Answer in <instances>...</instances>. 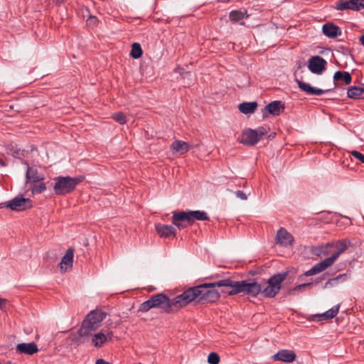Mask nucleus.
<instances>
[{"instance_id": "f257e3e1", "label": "nucleus", "mask_w": 364, "mask_h": 364, "mask_svg": "<svg viewBox=\"0 0 364 364\" xmlns=\"http://www.w3.org/2000/svg\"><path fill=\"white\" fill-rule=\"evenodd\" d=\"M215 287L223 288V291L230 295L240 292H250V284L235 282L230 279H221L216 282L204 283L198 286L200 293L198 300L205 302H214L220 298L219 293L214 289Z\"/></svg>"}, {"instance_id": "f03ea898", "label": "nucleus", "mask_w": 364, "mask_h": 364, "mask_svg": "<svg viewBox=\"0 0 364 364\" xmlns=\"http://www.w3.org/2000/svg\"><path fill=\"white\" fill-rule=\"evenodd\" d=\"M350 245V242L347 240H337L334 242H328L322 245L319 248L320 253L317 254L318 256H326L328 255L331 252V248H334L336 251L331 257L316 264L312 268L306 271L304 275L306 277L315 275L331 267L339 256L343 253Z\"/></svg>"}, {"instance_id": "7ed1b4c3", "label": "nucleus", "mask_w": 364, "mask_h": 364, "mask_svg": "<svg viewBox=\"0 0 364 364\" xmlns=\"http://www.w3.org/2000/svg\"><path fill=\"white\" fill-rule=\"evenodd\" d=\"M106 316L107 313L100 309L89 312L84 318L80 328L73 335L72 341L80 345L90 341L92 333L100 328Z\"/></svg>"}, {"instance_id": "20e7f679", "label": "nucleus", "mask_w": 364, "mask_h": 364, "mask_svg": "<svg viewBox=\"0 0 364 364\" xmlns=\"http://www.w3.org/2000/svg\"><path fill=\"white\" fill-rule=\"evenodd\" d=\"M209 217L205 211L202 210H188L173 212L172 217V223L179 230L183 229L186 227L184 223L191 225L195 220H208Z\"/></svg>"}, {"instance_id": "39448f33", "label": "nucleus", "mask_w": 364, "mask_h": 364, "mask_svg": "<svg viewBox=\"0 0 364 364\" xmlns=\"http://www.w3.org/2000/svg\"><path fill=\"white\" fill-rule=\"evenodd\" d=\"M152 308L161 309L166 313L176 311L175 305L172 304V299H170L164 294H157L152 296L140 305L139 311L146 312Z\"/></svg>"}, {"instance_id": "423d86ee", "label": "nucleus", "mask_w": 364, "mask_h": 364, "mask_svg": "<svg viewBox=\"0 0 364 364\" xmlns=\"http://www.w3.org/2000/svg\"><path fill=\"white\" fill-rule=\"evenodd\" d=\"M45 176L39 173L35 167H27L26 173V183L31 185V191L33 193H41L46 189V186L43 182Z\"/></svg>"}, {"instance_id": "0eeeda50", "label": "nucleus", "mask_w": 364, "mask_h": 364, "mask_svg": "<svg viewBox=\"0 0 364 364\" xmlns=\"http://www.w3.org/2000/svg\"><path fill=\"white\" fill-rule=\"evenodd\" d=\"M55 183L53 186L57 195H65L72 192L76 186L82 181L79 177L58 176L55 178Z\"/></svg>"}, {"instance_id": "6e6552de", "label": "nucleus", "mask_w": 364, "mask_h": 364, "mask_svg": "<svg viewBox=\"0 0 364 364\" xmlns=\"http://www.w3.org/2000/svg\"><path fill=\"white\" fill-rule=\"evenodd\" d=\"M287 276V272H280L268 279L267 285L262 289V294L266 297L273 298L281 289V284Z\"/></svg>"}, {"instance_id": "1a4fd4ad", "label": "nucleus", "mask_w": 364, "mask_h": 364, "mask_svg": "<svg viewBox=\"0 0 364 364\" xmlns=\"http://www.w3.org/2000/svg\"><path fill=\"white\" fill-rule=\"evenodd\" d=\"M199 290L198 286L191 287L184 291L182 294L175 296L172 299V304L175 305L176 311L185 307L195 299H198Z\"/></svg>"}, {"instance_id": "9d476101", "label": "nucleus", "mask_w": 364, "mask_h": 364, "mask_svg": "<svg viewBox=\"0 0 364 364\" xmlns=\"http://www.w3.org/2000/svg\"><path fill=\"white\" fill-rule=\"evenodd\" d=\"M113 337V332L111 330H102L95 333H92L90 340L92 345L95 348L102 347L108 341H111Z\"/></svg>"}, {"instance_id": "9b49d317", "label": "nucleus", "mask_w": 364, "mask_h": 364, "mask_svg": "<svg viewBox=\"0 0 364 364\" xmlns=\"http://www.w3.org/2000/svg\"><path fill=\"white\" fill-rule=\"evenodd\" d=\"M6 206L12 210L21 211L32 207L31 201L22 196H16L6 203Z\"/></svg>"}, {"instance_id": "f8f14e48", "label": "nucleus", "mask_w": 364, "mask_h": 364, "mask_svg": "<svg viewBox=\"0 0 364 364\" xmlns=\"http://www.w3.org/2000/svg\"><path fill=\"white\" fill-rule=\"evenodd\" d=\"M327 62L318 55L309 58L308 68L314 74L321 75L326 68Z\"/></svg>"}, {"instance_id": "ddd939ff", "label": "nucleus", "mask_w": 364, "mask_h": 364, "mask_svg": "<svg viewBox=\"0 0 364 364\" xmlns=\"http://www.w3.org/2000/svg\"><path fill=\"white\" fill-rule=\"evenodd\" d=\"M294 238L293 235L289 232L285 228H281L278 230L275 237V242L277 245L289 247L294 244Z\"/></svg>"}, {"instance_id": "4468645a", "label": "nucleus", "mask_w": 364, "mask_h": 364, "mask_svg": "<svg viewBox=\"0 0 364 364\" xmlns=\"http://www.w3.org/2000/svg\"><path fill=\"white\" fill-rule=\"evenodd\" d=\"M284 109V105L280 101H274L265 106L262 110V117H267L268 114H272L274 116L279 115Z\"/></svg>"}, {"instance_id": "2eb2a0df", "label": "nucleus", "mask_w": 364, "mask_h": 364, "mask_svg": "<svg viewBox=\"0 0 364 364\" xmlns=\"http://www.w3.org/2000/svg\"><path fill=\"white\" fill-rule=\"evenodd\" d=\"M74 252L72 248L67 250L65 255L63 257L61 262L59 264L60 271L65 272L70 269L73 263Z\"/></svg>"}, {"instance_id": "dca6fc26", "label": "nucleus", "mask_w": 364, "mask_h": 364, "mask_svg": "<svg viewBox=\"0 0 364 364\" xmlns=\"http://www.w3.org/2000/svg\"><path fill=\"white\" fill-rule=\"evenodd\" d=\"M16 351L19 354L33 355L38 351L37 345L34 342L18 343Z\"/></svg>"}, {"instance_id": "f3484780", "label": "nucleus", "mask_w": 364, "mask_h": 364, "mask_svg": "<svg viewBox=\"0 0 364 364\" xmlns=\"http://www.w3.org/2000/svg\"><path fill=\"white\" fill-rule=\"evenodd\" d=\"M191 148V146L188 143L180 140H175L171 146L173 154L179 155L187 153Z\"/></svg>"}, {"instance_id": "a211bd4d", "label": "nucleus", "mask_w": 364, "mask_h": 364, "mask_svg": "<svg viewBox=\"0 0 364 364\" xmlns=\"http://www.w3.org/2000/svg\"><path fill=\"white\" fill-rule=\"evenodd\" d=\"M155 229L160 237H170L176 236V230L171 225L158 223L155 225Z\"/></svg>"}, {"instance_id": "6ab92c4d", "label": "nucleus", "mask_w": 364, "mask_h": 364, "mask_svg": "<svg viewBox=\"0 0 364 364\" xmlns=\"http://www.w3.org/2000/svg\"><path fill=\"white\" fill-rule=\"evenodd\" d=\"M274 360L287 363H291L296 358V354L292 350H282L273 356Z\"/></svg>"}, {"instance_id": "aec40b11", "label": "nucleus", "mask_w": 364, "mask_h": 364, "mask_svg": "<svg viewBox=\"0 0 364 364\" xmlns=\"http://www.w3.org/2000/svg\"><path fill=\"white\" fill-rule=\"evenodd\" d=\"M299 87L309 95H321L326 92V90L314 87L310 84L296 80Z\"/></svg>"}, {"instance_id": "412c9836", "label": "nucleus", "mask_w": 364, "mask_h": 364, "mask_svg": "<svg viewBox=\"0 0 364 364\" xmlns=\"http://www.w3.org/2000/svg\"><path fill=\"white\" fill-rule=\"evenodd\" d=\"M322 31L328 38H336L341 35L340 28L331 23H326L322 26Z\"/></svg>"}, {"instance_id": "4be33fe9", "label": "nucleus", "mask_w": 364, "mask_h": 364, "mask_svg": "<svg viewBox=\"0 0 364 364\" xmlns=\"http://www.w3.org/2000/svg\"><path fill=\"white\" fill-rule=\"evenodd\" d=\"M340 309V305L337 304L326 312L318 314L316 316L319 321L331 319L336 316Z\"/></svg>"}, {"instance_id": "5701e85b", "label": "nucleus", "mask_w": 364, "mask_h": 364, "mask_svg": "<svg viewBox=\"0 0 364 364\" xmlns=\"http://www.w3.org/2000/svg\"><path fill=\"white\" fill-rule=\"evenodd\" d=\"M348 97L353 99H364V88L351 87L348 90Z\"/></svg>"}, {"instance_id": "b1692460", "label": "nucleus", "mask_w": 364, "mask_h": 364, "mask_svg": "<svg viewBox=\"0 0 364 364\" xmlns=\"http://www.w3.org/2000/svg\"><path fill=\"white\" fill-rule=\"evenodd\" d=\"M248 15L246 13H243L240 11H232L230 14V18L232 21L238 22L241 25L245 24L244 19L248 18Z\"/></svg>"}, {"instance_id": "393cba45", "label": "nucleus", "mask_w": 364, "mask_h": 364, "mask_svg": "<svg viewBox=\"0 0 364 364\" xmlns=\"http://www.w3.org/2000/svg\"><path fill=\"white\" fill-rule=\"evenodd\" d=\"M267 131L264 127H259L257 129H252V146L257 144L264 135Z\"/></svg>"}, {"instance_id": "a878e982", "label": "nucleus", "mask_w": 364, "mask_h": 364, "mask_svg": "<svg viewBox=\"0 0 364 364\" xmlns=\"http://www.w3.org/2000/svg\"><path fill=\"white\" fill-rule=\"evenodd\" d=\"M333 78L335 80L338 81L340 80H343L345 82L346 85H348L351 82V75L348 72H341V71H336L334 73Z\"/></svg>"}, {"instance_id": "bb28decb", "label": "nucleus", "mask_w": 364, "mask_h": 364, "mask_svg": "<svg viewBox=\"0 0 364 364\" xmlns=\"http://www.w3.org/2000/svg\"><path fill=\"white\" fill-rule=\"evenodd\" d=\"M130 55L134 59H137L141 56L142 50L139 43H134L132 44Z\"/></svg>"}, {"instance_id": "cd10ccee", "label": "nucleus", "mask_w": 364, "mask_h": 364, "mask_svg": "<svg viewBox=\"0 0 364 364\" xmlns=\"http://www.w3.org/2000/svg\"><path fill=\"white\" fill-rule=\"evenodd\" d=\"M346 277V274H340L338 275V277H334V278H332V279H328L324 284L323 286V289H328V288H331V287H336V285L338 284V282H339V280L341 279V278H345Z\"/></svg>"}, {"instance_id": "c85d7f7f", "label": "nucleus", "mask_w": 364, "mask_h": 364, "mask_svg": "<svg viewBox=\"0 0 364 364\" xmlns=\"http://www.w3.org/2000/svg\"><path fill=\"white\" fill-rule=\"evenodd\" d=\"M240 143L245 145H250V129H245L238 138Z\"/></svg>"}, {"instance_id": "c756f323", "label": "nucleus", "mask_w": 364, "mask_h": 364, "mask_svg": "<svg viewBox=\"0 0 364 364\" xmlns=\"http://www.w3.org/2000/svg\"><path fill=\"white\" fill-rule=\"evenodd\" d=\"M352 2L351 0H348L346 1H338L336 4V9L337 10H345V9H350L351 10Z\"/></svg>"}, {"instance_id": "7c9ffc66", "label": "nucleus", "mask_w": 364, "mask_h": 364, "mask_svg": "<svg viewBox=\"0 0 364 364\" xmlns=\"http://www.w3.org/2000/svg\"><path fill=\"white\" fill-rule=\"evenodd\" d=\"M220 360L219 355L215 352L210 353L208 356V363L209 364H219Z\"/></svg>"}, {"instance_id": "2f4dec72", "label": "nucleus", "mask_w": 364, "mask_h": 364, "mask_svg": "<svg viewBox=\"0 0 364 364\" xmlns=\"http://www.w3.org/2000/svg\"><path fill=\"white\" fill-rule=\"evenodd\" d=\"M351 10L359 11L364 9V0H351Z\"/></svg>"}, {"instance_id": "473e14b6", "label": "nucleus", "mask_w": 364, "mask_h": 364, "mask_svg": "<svg viewBox=\"0 0 364 364\" xmlns=\"http://www.w3.org/2000/svg\"><path fill=\"white\" fill-rule=\"evenodd\" d=\"M238 109L240 112L249 114H250V102H242L238 105Z\"/></svg>"}, {"instance_id": "72a5a7b5", "label": "nucleus", "mask_w": 364, "mask_h": 364, "mask_svg": "<svg viewBox=\"0 0 364 364\" xmlns=\"http://www.w3.org/2000/svg\"><path fill=\"white\" fill-rule=\"evenodd\" d=\"M113 118L120 124H124L127 122L126 116L122 112H117L113 115Z\"/></svg>"}, {"instance_id": "f704fd0d", "label": "nucleus", "mask_w": 364, "mask_h": 364, "mask_svg": "<svg viewBox=\"0 0 364 364\" xmlns=\"http://www.w3.org/2000/svg\"><path fill=\"white\" fill-rule=\"evenodd\" d=\"M262 288L260 285L255 282L252 281V295H257L259 292L262 293Z\"/></svg>"}, {"instance_id": "c9c22d12", "label": "nucleus", "mask_w": 364, "mask_h": 364, "mask_svg": "<svg viewBox=\"0 0 364 364\" xmlns=\"http://www.w3.org/2000/svg\"><path fill=\"white\" fill-rule=\"evenodd\" d=\"M350 154L352 156H353L355 158H356L360 162L364 163V154H363L357 151H352L350 152Z\"/></svg>"}, {"instance_id": "e433bc0d", "label": "nucleus", "mask_w": 364, "mask_h": 364, "mask_svg": "<svg viewBox=\"0 0 364 364\" xmlns=\"http://www.w3.org/2000/svg\"><path fill=\"white\" fill-rule=\"evenodd\" d=\"M9 303V301L6 299L0 298V309L6 311V306Z\"/></svg>"}, {"instance_id": "4c0bfd02", "label": "nucleus", "mask_w": 364, "mask_h": 364, "mask_svg": "<svg viewBox=\"0 0 364 364\" xmlns=\"http://www.w3.org/2000/svg\"><path fill=\"white\" fill-rule=\"evenodd\" d=\"M304 289H305V285H303V284H299V285L296 286L295 287H294L292 289H291L290 293H292L294 291L301 292L304 290Z\"/></svg>"}, {"instance_id": "58836bf2", "label": "nucleus", "mask_w": 364, "mask_h": 364, "mask_svg": "<svg viewBox=\"0 0 364 364\" xmlns=\"http://www.w3.org/2000/svg\"><path fill=\"white\" fill-rule=\"evenodd\" d=\"M235 195L237 198H240L241 200H247V196L242 191H236Z\"/></svg>"}, {"instance_id": "ea45409f", "label": "nucleus", "mask_w": 364, "mask_h": 364, "mask_svg": "<svg viewBox=\"0 0 364 364\" xmlns=\"http://www.w3.org/2000/svg\"><path fill=\"white\" fill-rule=\"evenodd\" d=\"M95 364H111L109 362H107L102 358L97 359Z\"/></svg>"}, {"instance_id": "a19ab883", "label": "nucleus", "mask_w": 364, "mask_h": 364, "mask_svg": "<svg viewBox=\"0 0 364 364\" xmlns=\"http://www.w3.org/2000/svg\"><path fill=\"white\" fill-rule=\"evenodd\" d=\"M257 107V103L256 102H252V113L255 111V109Z\"/></svg>"}, {"instance_id": "79ce46f5", "label": "nucleus", "mask_w": 364, "mask_h": 364, "mask_svg": "<svg viewBox=\"0 0 364 364\" xmlns=\"http://www.w3.org/2000/svg\"><path fill=\"white\" fill-rule=\"evenodd\" d=\"M97 19L95 17H90L89 19L90 23H95Z\"/></svg>"}, {"instance_id": "37998d69", "label": "nucleus", "mask_w": 364, "mask_h": 364, "mask_svg": "<svg viewBox=\"0 0 364 364\" xmlns=\"http://www.w3.org/2000/svg\"><path fill=\"white\" fill-rule=\"evenodd\" d=\"M360 43L364 46V35H362V36L360 37Z\"/></svg>"}, {"instance_id": "c03bdc74", "label": "nucleus", "mask_w": 364, "mask_h": 364, "mask_svg": "<svg viewBox=\"0 0 364 364\" xmlns=\"http://www.w3.org/2000/svg\"><path fill=\"white\" fill-rule=\"evenodd\" d=\"M303 285H305V288L311 287L313 285V283L312 282L305 283V284H303Z\"/></svg>"}, {"instance_id": "a18cd8bd", "label": "nucleus", "mask_w": 364, "mask_h": 364, "mask_svg": "<svg viewBox=\"0 0 364 364\" xmlns=\"http://www.w3.org/2000/svg\"><path fill=\"white\" fill-rule=\"evenodd\" d=\"M64 0H57L58 4H62Z\"/></svg>"}]
</instances>
